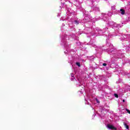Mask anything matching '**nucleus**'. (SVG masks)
<instances>
[{"instance_id":"nucleus-6","label":"nucleus","mask_w":130,"mask_h":130,"mask_svg":"<svg viewBox=\"0 0 130 130\" xmlns=\"http://www.w3.org/2000/svg\"><path fill=\"white\" fill-rule=\"evenodd\" d=\"M126 111H127V113H129V114H130V111L129 110L126 109Z\"/></svg>"},{"instance_id":"nucleus-10","label":"nucleus","mask_w":130,"mask_h":130,"mask_svg":"<svg viewBox=\"0 0 130 130\" xmlns=\"http://www.w3.org/2000/svg\"><path fill=\"white\" fill-rule=\"evenodd\" d=\"M123 102H125V100H123Z\"/></svg>"},{"instance_id":"nucleus-11","label":"nucleus","mask_w":130,"mask_h":130,"mask_svg":"<svg viewBox=\"0 0 130 130\" xmlns=\"http://www.w3.org/2000/svg\"><path fill=\"white\" fill-rule=\"evenodd\" d=\"M71 77H74V75H72Z\"/></svg>"},{"instance_id":"nucleus-2","label":"nucleus","mask_w":130,"mask_h":130,"mask_svg":"<svg viewBox=\"0 0 130 130\" xmlns=\"http://www.w3.org/2000/svg\"><path fill=\"white\" fill-rule=\"evenodd\" d=\"M120 11L121 14H122V15H124V14H125V11H124V10L120 9Z\"/></svg>"},{"instance_id":"nucleus-1","label":"nucleus","mask_w":130,"mask_h":130,"mask_svg":"<svg viewBox=\"0 0 130 130\" xmlns=\"http://www.w3.org/2000/svg\"><path fill=\"white\" fill-rule=\"evenodd\" d=\"M107 127L109 128V129H112V130H117V128L116 127H115L113 125H111L110 124H108L107 125Z\"/></svg>"},{"instance_id":"nucleus-5","label":"nucleus","mask_w":130,"mask_h":130,"mask_svg":"<svg viewBox=\"0 0 130 130\" xmlns=\"http://www.w3.org/2000/svg\"><path fill=\"white\" fill-rule=\"evenodd\" d=\"M114 96H115V97L116 98H118V94H116V93H114Z\"/></svg>"},{"instance_id":"nucleus-9","label":"nucleus","mask_w":130,"mask_h":130,"mask_svg":"<svg viewBox=\"0 0 130 130\" xmlns=\"http://www.w3.org/2000/svg\"><path fill=\"white\" fill-rule=\"evenodd\" d=\"M97 103H100V102L98 101V100H96Z\"/></svg>"},{"instance_id":"nucleus-3","label":"nucleus","mask_w":130,"mask_h":130,"mask_svg":"<svg viewBox=\"0 0 130 130\" xmlns=\"http://www.w3.org/2000/svg\"><path fill=\"white\" fill-rule=\"evenodd\" d=\"M124 125L126 129H128V128H129V126H128L127 123H124Z\"/></svg>"},{"instance_id":"nucleus-7","label":"nucleus","mask_w":130,"mask_h":130,"mask_svg":"<svg viewBox=\"0 0 130 130\" xmlns=\"http://www.w3.org/2000/svg\"><path fill=\"white\" fill-rule=\"evenodd\" d=\"M103 66L104 67H106V66H107V64L106 63H103Z\"/></svg>"},{"instance_id":"nucleus-8","label":"nucleus","mask_w":130,"mask_h":130,"mask_svg":"<svg viewBox=\"0 0 130 130\" xmlns=\"http://www.w3.org/2000/svg\"><path fill=\"white\" fill-rule=\"evenodd\" d=\"M75 23L76 24H79V23L78 22V21H77V20H75Z\"/></svg>"},{"instance_id":"nucleus-4","label":"nucleus","mask_w":130,"mask_h":130,"mask_svg":"<svg viewBox=\"0 0 130 130\" xmlns=\"http://www.w3.org/2000/svg\"><path fill=\"white\" fill-rule=\"evenodd\" d=\"M76 65L78 66V67H81V63L79 62H76Z\"/></svg>"}]
</instances>
